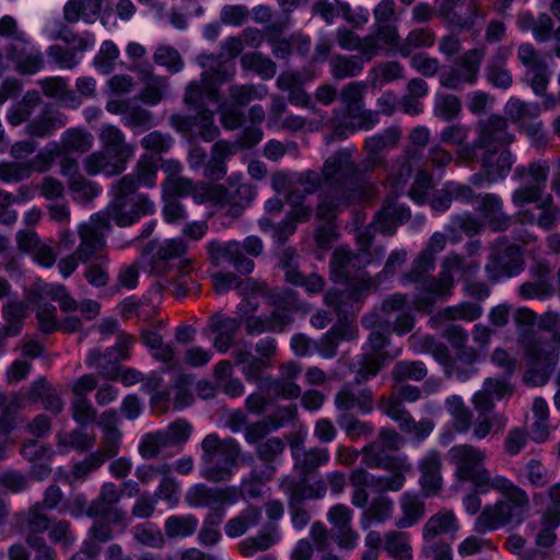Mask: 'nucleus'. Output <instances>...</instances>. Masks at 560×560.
Segmentation results:
<instances>
[{"instance_id": "3c124183", "label": "nucleus", "mask_w": 560, "mask_h": 560, "mask_svg": "<svg viewBox=\"0 0 560 560\" xmlns=\"http://www.w3.org/2000/svg\"><path fill=\"white\" fill-rule=\"evenodd\" d=\"M121 122L135 135H141L156 126L153 113L140 105L131 104L129 110L121 117Z\"/></svg>"}, {"instance_id": "2eb2a0df", "label": "nucleus", "mask_w": 560, "mask_h": 560, "mask_svg": "<svg viewBox=\"0 0 560 560\" xmlns=\"http://www.w3.org/2000/svg\"><path fill=\"white\" fill-rule=\"evenodd\" d=\"M482 59L483 51L480 49L466 51L454 67L441 73V85L451 90H460L465 84H475Z\"/></svg>"}, {"instance_id": "58836bf2", "label": "nucleus", "mask_w": 560, "mask_h": 560, "mask_svg": "<svg viewBox=\"0 0 560 560\" xmlns=\"http://www.w3.org/2000/svg\"><path fill=\"white\" fill-rule=\"evenodd\" d=\"M400 136L398 127H389L382 132L368 137L364 142V150L368 153V162L372 166H376L380 162L378 155L383 151L396 148Z\"/></svg>"}, {"instance_id": "f704fd0d", "label": "nucleus", "mask_w": 560, "mask_h": 560, "mask_svg": "<svg viewBox=\"0 0 560 560\" xmlns=\"http://www.w3.org/2000/svg\"><path fill=\"white\" fill-rule=\"evenodd\" d=\"M459 529L456 515L452 510H441L432 515L423 526L422 537L425 545L436 542V537L443 534H455Z\"/></svg>"}, {"instance_id": "338daca9", "label": "nucleus", "mask_w": 560, "mask_h": 560, "mask_svg": "<svg viewBox=\"0 0 560 560\" xmlns=\"http://www.w3.org/2000/svg\"><path fill=\"white\" fill-rule=\"evenodd\" d=\"M166 447L183 446L192 433V425L186 419H177L165 430H160Z\"/></svg>"}, {"instance_id": "37998d69", "label": "nucleus", "mask_w": 560, "mask_h": 560, "mask_svg": "<svg viewBox=\"0 0 560 560\" xmlns=\"http://www.w3.org/2000/svg\"><path fill=\"white\" fill-rule=\"evenodd\" d=\"M100 139L104 150L112 153L115 158L122 159L128 162L132 154L133 148L126 143L122 131L113 125H104L101 129Z\"/></svg>"}, {"instance_id": "4be33fe9", "label": "nucleus", "mask_w": 560, "mask_h": 560, "mask_svg": "<svg viewBox=\"0 0 560 560\" xmlns=\"http://www.w3.org/2000/svg\"><path fill=\"white\" fill-rule=\"evenodd\" d=\"M145 253L151 255V272L156 276L166 275L173 262L187 252V245L183 240H166L163 243L150 241L145 246Z\"/></svg>"}, {"instance_id": "0eeeda50", "label": "nucleus", "mask_w": 560, "mask_h": 560, "mask_svg": "<svg viewBox=\"0 0 560 560\" xmlns=\"http://www.w3.org/2000/svg\"><path fill=\"white\" fill-rule=\"evenodd\" d=\"M514 139V136L508 130L506 119L499 115H492L478 122L477 138L474 142L457 149L456 158L460 163L470 166L478 161L480 151L499 150V147L509 145Z\"/></svg>"}, {"instance_id": "c85d7f7f", "label": "nucleus", "mask_w": 560, "mask_h": 560, "mask_svg": "<svg viewBox=\"0 0 560 560\" xmlns=\"http://www.w3.org/2000/svg\"><path fill=\"white\" fill-rule=\"evenodd\" d=\"M388 475H373L360 467L354 469V478L358 485H366L369 489L380 494L387 491H400L406 482V474L410 470H388Z\"/></svg>"}, {"instance_id": "a18cd8bd", "label": "nucleus", "mask_w": 560, "mask_h": 560, "mask_svg": "<svg viewBox=\"0 0 560 560\" xmlns=\"http://www.w3.org/2000/svg\"><path fill=\"white\" fill-rule=\"evenodd\" d=\"M66 125L65 116L58 110L45 109L38 117L30 121L26 126V132L31 137L46 138L51 136L57 129Z\"/></svg>"}, {"instance_id": "9b49d317", "label": "nucleus", "mask_w": 560, "mask_h": 560, "mask_svg": "<svg viewBox=\"0 0 560 560\" xmlns=\"http://www.w3.org/2000/svg\"><path fill=\"white\" fill-rule=\"evenodd\" d=\"M524 266L522 248L510 244L505 237H500L491 245L485 270L490 281L499 282L518 276Z\"/></svg>"}, {"instance_id": "8fccbe9b", "label": "nucleus", "mask_w": 560, "mask_h": 560, "mask_svg": "<svg viewBox=\"0 0 560 560\" xmlns=\"http://www.w3.org/2000/svg\"><path fill=\"white\" fill-rule=\"evenodd\" d=\"M365 89L366 83L363 81L350 82L342 88L340 92V103L347 118L351 119L363 108Z\"/></svg>"}, {"instance_id": "c03bdc74", "label": "nucleus", "mask_w": 560, "mask_h": 560, "mask_svg": "<svg viewBox=\"0 0 560 560\" xmlns=\"http://www.w3.org/2000/svg\"><path fill=\"white\" fill-rule=\"evenodd\" d=\"M277 471V467L275 465H269L265 468H259L256 466L250 471V479L244 480L240 488L231 486L237 494V502L240 499H255L261 495L262 493V483L269 481Z\"/></svg>"}, {"instance_id": "864d4df0", "label": "nucleus", "mask_w": 560, "mask_h": 560, "mask_svg": "<svg viewBox=\"0 0 560 560\" xmlns=\"http://www.w3.org/2000/svg\"><path fill=\"white\" fill-rule=\"evenodd\" d=\"M243 43L250 47H258L264 40L271 45L272 52L278 57L280 52V23H273L266 33L255 27H246L242 32Z\"/></svg>"}, {"instance_id": "b1692460", "label": "nucleus", "mask_w": 560, "mask_h": 560, "mask_svg": "<svg viewBox=\"0 0 560 560\" xmlns=\"http://www.w3.org/2000/svg\"><path fill=\"white\" fill-rule=\"evenodd\" d=\"M241 175H231L228 186L223 185L224 196L222 208L228 207L226 214L233 219L240 218L256 197V189L250 183L241 182Z\"/></svg>"}, {"instance_id": "6e6d98bb", "label": "nucleus", "mask_w": 560, "mask_h": 560, "mask_svg": "<svg viewBox=\"0 0 560 560\" xmlns=\"http://www.w3.org/2000/svg\"><path fill=\"white\" fill-rule=\"evenodd\" d=\"M198 524L194 514L171 515L165 520L164 532L168 538H186L196 533Z\"/></svg>"}, {"instance_id": "cd10ccee", "label": "nucleus", "mask_w": 560, "mask_h": 560, "mask_svg": "<svg viewBox=\"0 0 560 560\" xmlns=\"http://www.w3.org/2000/svg\"><path fill=\"white\" fill-rule=\"evenodd\" d=\"M97 220V213L92 217V223L81 225L79 230L80 245L75 249L78 259L82 262L90 260L106 244L105 232L109 231Z\"/></svg>"}, {"instance_id": "20e7f679", "label": "nucleus", "mask_w": 560, "mask_h": 560, "mask_svg": "<svg viewBox=\"0 0 560 560\" xmlns=\"http://www.w3.org/2000/svg\"><path fill=\"white\" fill-rule=\"evenodd\" d=\"M358 256L343 246L337 247L330 258V277L335 282L346 283L348 287L342 291L330 290L325 295V303L331 306L339 320H347L354 312V305L361 303L376 288L371 277L362 276L351 281L350 268L354 267Z\"/></svg>"}, {"instance_id": "6ab92c4d", "label": "nucleus", "mask_w": 560, "mask_h": 560, "mask_svg": "<svg viewBox=\"0 0 560 560\" xmlns=\"http://www.w3.org/2000/svg\"><path fill=\"white\" fill-rule=\"evenodd\" d=\"M207 252L211 262L215 266L225 261L242 275L250 273L254 270V261L245 255L242 244L237 241L222 243L213 240L208 243Z\"/></svg>"}, {"instance_id": "6e6552de", "label": "nucleus", "mask_w": 560, "mask_h": 560, "mask_svg": "<svg viewBox=\"0 0 560 560\" xmlns=\"http://www.w3.org/2000/svg\"><path fill=\"white\" fill-rule=\"evenodd\" d=\"M448 458L455 465L456 476L459 480L471 482L479 493L489 492V486L495 475H491L485 467L487 459L485 450L469 444L455 445L448 451Z\"/></svg>"}, {"instance_id": "e2e57ef3", "label": "nucleus", "mask_w": 560, "mask_h": 560, "mask_svg": "<svg viewBox=\"0 0 560 560\" xmlns=\"http://www.w3.org/2000/svg\"><path fill=\"white\" fill-rule=\"evenodd\" d=\"M337 423L346 435L353 442L361 438H369L374 432V427L371 423L362 421L350 413L339 415L337 417Z\"/></svg>"}, {"instance_id": "79ce46f5", "label": "nucleus", "mask_w": 560, "mask_h": 560, "mask_svg": "<svg viewBox=\"0 0 560 560\" xmlns=\"http://www.w3.org/2000/svg\"><path fill=\"white\" fill-rule=\"evenodd\" d=\"M394 512V501L386 494L375 497L360 517L361 528L366 530L372 524H382L387 522Z\"/></svg>"}, {"instance_id": "e433bc0d", "label": "nucleus", "mask_w": 560, "mask_h": 560, "mask_svg": "<svg viewBox=\"0 0 560 560\" xmlns=\"http://www.w3.org/2000/svg\"><path fill=\"white\" fill-rule=\"evenodd\" d=\"M370 61L371 59H368L363 54H335L328 59L330 74L335 80L359 77L364 69V65Z\"/></svg>"}, {"instance_id": "13d9d810", "label": "nucleus", "mask_w": 560, "mask_h": 560, "mask_svg": "<svg viewBox=\"0 0 560 560\" xmlns=\"http://www.w3.org/2000/svg\"><path fill=\"white\" fill-rule=\"evenodd\" d=\"M224 515V508H219L207 513L198 533V540L201 545L213 546L220 540L221 534L219 527L223 521Z\"/></svg>"}, {"instance_id": "dca6fc26", "label": "nucleus", "mask_w": 560, "mask_h": 560, "mask_svg": "<svg viewBox=\"0 0 560 560\" xmlns=\"http://www.w3.org/2000/svg\"><path fill=\"white\" fill-rule=\"evenodd\" d=\"M402 39L396 25L390 23L374 24L371 32L365 35L363 55L373 60L382 52L385 55H399Z\"/></svg>"}, {"instance_id": "5701e85b", "label": "nucleus", "mask_w": 560, "mask_h": 560, "mask_svg": "<svg viewBox=\"0 0 560 560\" xmlns=\"http://www.w3.org/2000/svg\"><path fill=\"white\" fill-rule=\"evenodd\" d=\"M380 409L397 422L401 431L413 434L418 439H425L433 430L429 420L416 422L397 397H382Z\"/></svg>"}, {"instance_id": "c756f323", "label": "nucleus", "mask_w": 560, "mask_h": 560, "mask_svg": "<svg viewBox=\"0 0 560 560\" xmlns=\"http://www.w3.org/2000/svg\"><path fill=\"white\" fill-rule=\"evenodd\" d=\"M420 479L419 483L424 497H433L439 494L442 489V459L438 451L428 452L419 460Z\"/></svg>"}, {"instance_id": "a19ab883", "label": "nucleus", "mask_w": 560, "mask_h": 560, "mask_svg": "<svg viewBox=\"0 0 560 560\" xmlns=\"http://www.w3.org/2000/svg\"><path fill=\"white\" fill-rule=\"evenodd\" d=\"M105 0H69L63 7V19L77 23L81 19L86 23L94 22L100 15Z\"/></svg>"}, {"instance_id": "72a5a7b5", "label": "nucleus", "mask_w": 560, "mask_h": 560, "mask_svg": "<svg viewBox=\"0 0 560 560\" xmlns=\"http://www.w3.org/2000/svg\"><path fill=\"white\" fill-rule=\"evenodd\" d=\"M553 197L548 194L546 197L536 206L539 210V214L536 215L532 209H523L517 213L518 220L523 224L537 225L544 231H550L557 226L559 222V211L552 207Z\"/></svg>"}, {"instance_id": "9d476101", "label": "nucleus", "mask_w": 560, "mask_h": 560, "mask_svg": "<svg viewBox=\"0 0 560 560\" xmlns=\"http://www.w3.org/2000/svg\"><path fill=\"white\" fill-rule=\"evenodd\" d=\"M270 368V360L255 355L243 366L246 380L257 384V392L250 394L245 400V406L250 413H264L280 397V380L264 376L266 370Z\"/></svg>"}, {"instance_id": "c9c22d12", "label": "nucleus", "mask_w": 560, "mask_h": 560, "mask_svg": "<svg viewBox=\"0 0 560 560\" xmlns=\"http://www.w3.org/2000/svg\"><path fill=\"white\" fill-rule=\"evenodd\" d=\"M25 397L33 404L40 401L43 407L54 415H59L63 409V401L57 389L43 376L31 384Z\"/></svg>"}, {"instance_id": "bb28decb", "label": "nucleus", "mask_w": 560, "mask_h": 560, "mask_svg": "<svg viewBox=\"0 0 560 560\" xmlns=\"http://www.w3.org/2000/svg\"><path fill=\"white\" fill-rule=\"evenodd\" d=\"M361 454L362 463L371 469L411 470V464L407 456L389 454L387 450L378 443L365 445L361 450Z\"/></svg>"}, {"instance_id": "f3484780", "label": "nucleus", "mask_w": 560, "mask_h": 560, "mask_svg": "<svg viewBox=\"0 0 560 560\" xmlns=\"http://www.w3.org/2000/svg\"><path fill=\"white\" fill-rule=\"evenodd\" d=\"M290 446L291 455L294 462V468L306 476L318 467L329 462L330 454L326 447H312L305 450L304 435L300 432H293L285 436Z\"/></svg>"}, {"instance_id": "0e129e2a", "label": "nucleus", "mask_w": 560, "mask_h": 560, "mask_svg": "<svg viewBox=\"0 0 560 560\" xmlns=\"http://www.w3.org/2000/svg\"><path fill=\"white\" fill-rule=\"evenodd\" d=\"M159 163L154 160H140L135 174H128L121 178H129L135 185V191L140 186L152 188L156 184Z\"/></svg>"}, {"instance_id": "f257e3e1", "label": "nucleus", "mask_w": 560, "mask_h": 560, "mask_svg": "<svg viewBox=\"0 0 560 560\" xmlns=\"http://www.w3.org/2000/svg\"><path fill=\"white\" fill-rule=\"evenodd\" d=\"M327 191L320 195L316 217L331 221L338 210L352 203L368 202L378 195V185L359 174L351 153L340 150L329 156L323 165Z\"/></svg>"}, {"instance_id": "39448f33", "label": "nucleus", "mask_w": 560, "mask_h": 560, "mask_svg": "<svg viewBox=\"0 0 560 560\" xmlns=\"http://www.w3.org/2000/svg\"><path fill=\"white\" fill-rule=\"evenodd\" d=\"M114 199L104 213H97L102 225L112 229L110 222L119 228H128L141 218L154 214L155 203L145 194H137L129 178H120L113 185Z\"/></svg>"}, {"instance_id": "393cba45", "label": "nucleus", "mask_w": 560, "mask_h": 560, "mask_svg": "<svg viewBox=\"0 0 560 560\" xmlns=\"http://www.w3.org/2000/svg\"><path fill=\"white\" fill-rule=\"evenodd\" d=\"M360 383L353 382L345 384L335 396V407L342 413L357 410L363 415L373 410V394L370 388H358L355 385Z\"/></svg>"}, {"instance_id": "603ef678", "label": "nucleus", "mask_w": 560, "mask_h": 560, "mask_svg": "<svg viewBox=\"0 0 560 560\" xmlns=\"http://www.w3.org/2000/svg\"><path fill=\"white\" fill-rule=\"evenodd\" d=\"M445 409L452 418V427L457 433H466L472 421V413L465 406L464 400L458 395H451L445 400Z\"/></svg>"}, {"instance_id": "ddd939ff", "label": "nucleus", "mask_w": 560, "mask_h": 560, "mask_svg": "<svg viewBox=\"0 0 560 560\" xmlns=\"http://www.w3.org/2000/svg\"><path fill=\"white\" fill-rule=\"evenodd\" d=\"M5 57L22 75H33L45 68L42 50L36 47L26 34H20L4 47Z\"/></svg>"}, {"instance_id": "de8ad7c7", "label": "nucleus", "mask_w": 560, "mask_h": 560, "mask_svg": "<svg viewBox=\"0 0 560 560\" xmlns=\"http://www.w3.org/2000/svg\"><path fill=\"white\" fill-rule=\"evenodd\" d=\"M285 492L300 501L317 500L326 495L327 485L324 479H317L308 482L305 478L285 482Z\"/></svg>"}, {"instance_id": "7ed1b4c3", "label": "nucleus", "mask_w": 560, "mask_h": 560, "mask_svg": "<svg viewBox=\"0 0 560 560\" xmlns=\"http://www.w3.org/2000/svg\"><path fill=\"white\" fill-rule=\"evenodd\" d=\"M497 491L502 499L487 504L475 521V530L479 534L494 532L503 527L516 528L525 520L529 509L527 492L511 479L495 475L489 491Z\"/></svg>"}, {"instance_id": "09e8293b", "label": "nucleus", "mask_w": 560, "mask_h": 560, "mask_svg": "<svg viewBox=\"0 0 560 560\" xmlns=\"http://www.w3.org/2000/svg\"><path fill=\"white\" fill-rule=\"evenodd\" d=\"M261 520V511L257 506H248L238 515L230 518L224 525V533L230 538L244 535L250 527L257 526Z\"/></svg>"}, {"instance_id": "473e14b6", "label": "nucleus", "mask_w": 560, "mask_h": 560, "mask_svg": "<svg viewBox=\"0 0 560 560\" xmlns=\"http://www.w3.org/2000/svg\"><path fill=\"white\" fill-rule=\"evenodd\" d=\"M241 326L242 319L238 317H229L220 313L212 315L209 318L207 329L217 334L213 340V347L220 353H226Z\"/></svg>"}, {"instance_id": "4d7b16f0", "label": "nucleus", "mask_w": 560, "mask_h": 560, "mask_svg": "<svg viewBox=\"0 0 560 560\" xmlns=\"http://www.w3.org/2000/svg\"><path fill=\"white\" fill-rule=\"evenodd\" d=\"M400 508L402 511V517L397 522V526L400 528L415 525L424 514V502L416 493H402L400 498Z\"/></svg>"}, {"instance_id": "f8f14e48", "label": "nucleus", "mask_w": 560, "mask_h": 560, "mask_svg": "<svg viewBox=\"0 0 560 560\" xmlns=\"http://www.w3.org/2000/svg\"><path fill=\"white\" fill-rule=\"evenodd\" d=\"M389 343L388 336L380 331H372L365 345L363 352L358 355L355 365V382L364 383L375 377L383 366L389 360L386 347Z\"/></svg>"}, {"instance_id": "4c0bfd02", "label": "nucleus", "mask_w": 560, "mask_h": 560, "mask_svg": "<svg viewBox=\"0 0 560 560\" xmlns=\"http://www.w3.org/2000/svg\"><path fill=\"white\" fill-rule=\"evenodd\" d=\"M411 218V211L406 205L385 201L376 213L375 223L383 234L393 235L396 226L406 223Z\"/></svg>"}, {"instance_id": "a878e982", "label": "nucleus", "mask_w": 560, "mask_h": 560, "mask_svg": "<svg viewBox=\"0 0 560 560\" xmlns=\"http://www.w3.org/2000/svg\"><path fill=\"white\" fill-rule=\"evenodd\" d=\"M241 447L233 438L225 439L224 453L214 460L207 462L208 465L202 474L203 478L212 482L226 481L232 476V469L236 466Z\"/></svg>"}, {"instance_id": "412c9836", "label": "nucleus", "mask_w": 560, "mask_h": 560, "mask_svg": "<svg viewBox=\"0 0 560 560\" xmlns=\"http://www.w3.org/2000/svg\"><path fill=\"white\" fill-rule=\"evenodd\" d=\"M410 349L417 353H430L434 360L443 366L444 375L447 378L463 380L466 377V373L459 372L453 361H451V353L448 348L438 341L435 337L431 335H412L408 339Z\"/></svg>"}, {"instance_id": "774afa93", "label": "nucleus", "mask_w": 560, "mask_h": 560, "mask_svg": "<svg viewBox=\"0 0 560 560\" xmlns=\"http://www.w3.org/2000/svg\"><path fill=\"white\" fill-rule=\"evenodd\" d=\"M427 374L428 370L422 361H398L392 370V377L395 382L407 380L419 382L424 380Z\"/></svg>"}, {"instance_id": "f03ea898", "label": "nucleus", "mask_w": 560, "mask_h": 560, "mask_svg": "<svg viewBox=\"0 0 560 560\" xmlns=\"http://www.w3.org/2000/svg\"><path fill=\"white\" fill-rule=\"evenodd\" d=\"M233 70L225 67L214 69L212 73L203 72L200 82H190L186 89L184 102L196 110V115H172L171 124L178 132H194L198 130V136L211 142L215 140L220 130L214 125L213 110L209 109L210 104H219L220 86L232 79Z\"/></svg>"}, {"instance_id": "49530a36", "label": "nucleus", "mask_w": 560, "mask_h": 560, "mask_svg": "<svg viewBox=\"0 0 560 560\" xmlns=\"http://www.w3.org/2000/svg\"><path fill=\"white\" fill-rule=\"evenodd\" d=\"M408 304V298L406 294L396 292L386 298L381 305L380 313H370L363 316L362 325L366 329H371L375 326L382 325L383 322H387V318L392 313L401 312Z\"/></svg>"}, {"instance_id": "4468645a", "label": "nucleus", "mask_w": 560, "mask_h": 560, "mask_svg": "<svg viewBox=\"0 0 560 560\" xmlns=\"http://www.w3.org/2000/svg\"><path fill=\"white\" fill-rule=\"evenodd\" d=\"M504 110L514 124L526 131L535 144L542 145L547 142V137L542 130V122L536 121L541 113L539 104L525 103L512 97L508 101Z\"/></svg>"}, {"instance_id": "aec40b11", "label": "nucleus", "mask_w": 560, "mask_h": 560, "mask_svg": "<svg viewBox=\"0 0 560 560\" xmlns=\"http://www.w3.org/2000/svg\"><path fill=\"white\" fill-rule=\"evenodd\" d=\"M185 502L191 508H209L210 511L232 505L237 502V494L233 488L208 487L197 483L188 489Z\"/></svg>"}, {"instance_id": "ea45409f", "label": "nucleus", "mask_w": 560, "mask_h": 560, "mask_svg": "<svg viewBox=\"0 0 560 560\" xmlns=\"http://www.w3.org/2000/svg\"><path fill=\"white\" fill-rule=\"evenodd\" d=\"M284 205H288L290 210L287 211L285 220L282 221V235L293 233L296 223L305 222L312 215V207L305 203V196L300 191L290 192L282 202V208Z\"/></svg>"}, {"instance_id": "2f4dec72", "label": "nucleus", "mask_w": 560, "mask_h": 560, "mask_svg": "<svg viewBox=\"0 0 560 560\" xmlns=\"http://www.w3.org/2000/svg\"><path fill=\"white\" fill-rule=\"evenodd\" d=\"M478 161H480L481 171L488 175L489 183L493 184L509 175L515 163V156L509 149L486 150L479 153Z\"/></svg>"}, {"instance_id": "7c9ffc66", "label": "nucleus", "mask_w": 560, "mask_h": 560, "mask_svg": "<svg viewBox=\"0 0 560 560\" xmlns=\"http://www.w3.org/2000/svg\"><path fill=\"white\" fill-rule=\"evenodd\" d=\"M358 332L357 326L347 322L334 325L319 340H314V350L324 359H332L337 355L339 343L357 339Z\"/></svg>"}, {"instance_id": "052dcab7", "label": "nucleus", "mask_w": 560, "mask_h": 560, "mask_svg": "<svg viewBox=\"0 0 560 560\" xmlns=\"http://www.w3.org/2000/svg\"><path fill=\"white\" fill-rule=\"evenodd\" d=\"M93 144V137L90 132L82 129H67L62 136L59 145L62 148V155L71 152L85 153Z\"/></svg>"}, {"instance_id": "69168bd1", "label": "nucleus", "mask_w": 560, "mask_h": 560, "mask_svg": "<svg viewBox=\"0 0 560 560\" xmlns=\"http://www.w3.org/2000/svg\"><path fill=\"white\" fill-rule=\"evenodd\" d=\"M50 520L43 513L40 503L32 505L22 522L25 538L31 536H42L43 533L48 530Z\"/></svg>"}, {"instance_id": "5fc2aeb1", "label": "nucleus", "mask_w": 560, "mask_h": 560, "mask_svg": "<svg viewBox=\"0 0 560 560\" xmlns=\"http://www.w3.org/2000/svg\"><path fill=\"white\" fill-rule=\"evenodd\" d=\"M384 550L396 560H410L412 548L408 533L389 530L384 535Z\"/></svg>"}, {"instance_id": "a211bd4d", "label": "nucleus", "mask_w": 560, "mask_h": 560, "mask_svg": "<svg viewBox=\"0 0 560 560\" xmlns=\"http://www.w3.org/2000/svg\"><path fill=\"white\" fill-rule=\"evenodd\" d=\"M480 269V262L477 260H467L465 257L452 252L447 254L442 262L438 275L436 291L443 293V299L452 296L455 285L454 275L475 276Z\"/></svg>"}, {"instance_id": "423d86ee", "label": "nucleus", "mask_w": 560, "mask_h": 560, "mask_svg": "<svg viewBox=\"0 0 560 560\" xmlns=\"http://www.w3.org/2000/svg\"><path fill=\"white\" fill-rule=\"evenodd\" d=\"M435 269V258L421 254L413 259L410 270L401 275L400 283L402 285L413 284L416 290L423 294H418L412 301V306L417 312L430 314L438 301L443 299V293L436 291L438 276H432Z\"/></svg>"}, {"instance_id": "680f3d73", "label": "nucleus", "mask_w": 560, "mask_h": 560, "mask_svg": "<svg viewBox=\"0 0 560 560\" xmlns=\"http://www.w3.org/2000/svg\"><path fill=\"white\" fill-rule=\"evenodd\" d=\"M459 12L457 27L460 30H470L478 21H485L488 16L487 5L482 0H463Z\"/></svg>"}, {"instance_id": "bf43d9fd", "label": "nucleus", "mask_w": 560, "mask_h": 560, "mask_svg": "<svg viewBox=\"0 0 560 560\" xmlns=\"http://www.w3.org/2000/svg\"><path fill=\"white\" fill-rule=\"evenodd\" d=\"M404 77V67L398 61H383L375 65L368 75L373 86H383Z\"/></svg>"}, {"instance_id": "1a4fd4ad", "label": "nucleus", "mask_w": 560, "mask_h": 560, "mask_svg": "<svg viewBox=\"0 0 560 560\" xmlns=\"http://www.w3.org/2000/svg\"><path fill=\"white\" fill-rule=\"evenodd\" d=\"M552 341L542 337L534 336L525 345V358L528 371L524 375L526 382L534 385L545 384L559 362L560 327L552 332Z\"/></svg>"}]
</instances>
